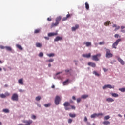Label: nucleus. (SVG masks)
Here are the masks:
<instances>
[{"label": "nucleus", "instance_id": "4c0bfd02", "mask_svg": "<svg viewBox=\"0 0 125 125\" xmlns=\"http://www.w3.org/2000/svg\"><path fill=\"white\" fill-rule=\"evenodd\" d=\"M54 60L53 59H50L49 60L47 61V62H53Z\"/></svg>", "mask_w": 125, "mask_h": 125}, {"label": "nucleus", "instance_id": "bb28decb", "mask_svg": "<svg viewBox=\"0 0 125 125\" xmlns=\"http://www.w3.org/2000/svg\"><path fill=\"white\" fill-rule=\"evenodd\" d=\"M47 55L49 57H53V56H54L55 55L54 54V53H50V54H47Z\"/></svg>", "mask_w": 125, "mask_h": 125}, {"label": "nucleus", "instance_id": "69168bd1", "mask_svg": "<svg viewBox=\"0 0 125 125\" xmlns=\"http://www.w3.org/2000/svg\"><path fill=\"white\" fill-rule=\"evenodd\" d=\"M48 67H51V64L50 63H49L48 64Z\"/></svg>", "mask_w": 125, "mask_h": 125}, {"label": "nucleus", "instance_id": "dca6fc26", "mask_svg": "<svg viewBox=\"0 0 125 125\" xmlns=\"http://www.w3.org/2000/svg\"><path fill=\"white\" fill-rule=\"evenodd\" d=\"M85 8L87 10H89V4H88V3H87V2H86L85 3Z\"/></svg>", "mask_w": 125, "mask_h": 125}, {"label": "nucleus", "instance_id": "5fc2aeb1", "mask_svg": "<svg viewBox=\"0 0 125 125\" xmlns=\"http://www.w3.org/2000/svg\"><path fill=\"white\" fill-rule=\"evenodd\" d=\"M72 99H73V100H76V97H75V96H72Z\"/></svg>", "mask_w": 125, "mask_h": 125}, {"label": "nucleus", "instance_id": "13d9d810", "mask_svg": "<svg viewBox=\"0 0 125 125\" xmlns=\"http://www.w3.org/2000/svg\"><path fill=\"white\" fill-rule=\"evenodd\" d=\"M121 29L123 30V29H125V26H122L121 27Z\"/></svg>", "mask_w": 125, "mask_h": 125}, {"label": "nucleus", "instance_id": "774afa93", "mask_svg": "<svg viewBox=\"0 0 125 125\" xmlns=\"http://www.w3.org/2000/svg\"><path fill=\"white\" fill-rule=\"evenodd\" d=\"M110 88H114V86H111V85H110Z\"/></svg>", "mask_w": 125, "mask_h": 125}, {"label": "nucleus", "instance_id": "9d476101", "mask_svg": "<svg viewBox=\"0 0 125 125\" xmlns=\"http://www.w3.org/2000/svg\"><path fill=\"white\" fill-rule=\"evenodd\" d=\"M82 56L83 57H85V58H90V57L91 56V54L90 53L88 54H84L82 55Z\"/></svg>", "mask_w": 125, "mask_h": 125}, {"label": "nucleus", "instance_id": "de8ad7c7", "mask_svg": "<svg viewBox=\"0 0 125 125\" xmlns=\"http://www.w3.org/2000/svg\"><path fill=\"white\" fill-rule=\"evenodd\" d=\"M103 71H104V72H107L108 71V69L105 68H103Z\"/></svg>", "mask_w": 125, "mask_h": 125}, {"label": "nucleus", "instance_id": "cd10ccee", "mask_svg": "<svg viewBox=\"0 0 125 125\" xmlns=\"http://www.w3.org/2000/svg\"><path fill=\"white\" fill-rule=\"evenodd\" d=\"M88 97V95H83L81 96V98L83 99H85V98H87Z\"/></svg>", "mask_w": 125, "mask_h": 125}, {"label": "nucleus", "instance_id": "393cba45", "mask_svg": "<svg viewBox=\"0 0 125 125\" xmlns=\"http://www.w3.org/2000/svg\"><path fill=\"white\" fill-rule=\"evenodd\" d=\"M5 48L6 49V50H8V51H11V50H12L11 47L9 46H6L5 47Z\"/></svg>", "mask_w": 125, "mask_h": 125}, {"label": "nucleus", "instance_id": "2f4dec72", "mask_svg": "<svg viewBox=\"0 0 125 125\" xmlns=\"http://www.w3.org/2000/svg\"><path fill=\"white\" fill-rule=\"evenodd\" d=\"M3 112L4 113H9V110L8 109H3Z\"/></svg>", "mask_w": 125, "mask_h": 125}, {"label": "nucleus", "instance_id": "a18cd8bd", "mask_svg": "<svg viewBox=\"0 0 125 125\" xmlns=\"http://www.w3.org/2000/svg\"><path fill=\"white\" fill-rule=\"evenodd\" d=\"M35 32H41V29L38 28V29H36V30H35Z\"/></svg>", "mask_w": 125, "mask_h": 125}, {"label": "nucleus", "instance_id": "e433bc0d", "mask_svg": "<svg viewBox=\"0 0 125 125\" xmlns=\"http://www.w3.org/2000/svg\"><path fill=\"white\" fill-rule=\"evenodd\" d=\"M72 122H73V120L71 119H69L68 120V124H71Z\"/></svg>", "mask_w": 125, "mask_h": 125}, {"label": "nucleus", "instance_id": "4d7b16f0", "mask_svg": "<svg viewBox=\"0 0 125 125\" xmlns=\"http://www.w3.org/2000/svg\"><path fill=\"white\" fill-rule=\"evenodd\" d=\"M106 101H108V102H110V98H108L106 99Z\"/></svg>", "mask_w": 125, "mask_h": 125}, {"label": "nucleus", "instance_id": "5701e85b", "mask_svg": "<svg viewBox=\"0 0 125 125\" xmlns=\"http://www.w3.org/2000/svg\"><path fill=\"white\" fill-rule=\"evenodd\" d=\"M111 94L113 97H118L119 96V95L117 93H111Z\"/></svg>", "mask_w": 125, "mask_h": 125}, {"label": "nucleus", "instance_id": "0e129e2a", "mask_svg": "<svg viewBox=\"0 0 125 125\" xmlns=\"http://www.w3.org/2000/svg\"><path fill=\"white\" fill-rule=\"evenodd\" d=\"M59 74H61V72H58L56 73V75H59Z\"/></svg>", "mask_w": 125, "mask_h": 125}, {"label": "nucleus", "instance_id": "37998d69", "mask_svg": "<svg viewBox=\"0 0 125 125\" xmlns=\"http://www.w3.org/2000/svg\"><path fill=\"white\" fill-rule=\"evenodd\" d=\"M110 119V116H106L104 117V120H109Z\"/></svg>", "mask_w": 125, "mask_h": 125}, {"label": "nucleus", "instance_id": "c03bdc74", "mask_svg": "<svg viewBox=\"0 0 125 125\" xmlns=\"http://www.w3.org/2000/svg\"><path fill=\"white\" fill-rule=\"evenodd\" d=\"M67 17H64L62 19V21H66V20H67Z\"/></svg>", "mask_w": 125, "mask_h": 125}, {"label": "nucleus", "instance_id": "a211bd4d", "mask_svg": "<svg viewBox=\"0 0 125 125\" xmlns=\"http://www.w3.org/2000/svg\"><path fill=\"white\" fill-rule=\"evenodd\" d=\"M16 47L18 48V49H20V50H23L22 46L18 44H16Z\"/></svg>", "mask_w": 125, "mask_h": 125}, {"label": "nucleus", "instance_id": "338daca9", "mask_svg": "<svg viewBox=\"0 0 125 125\" xmlns=\"http://www.w3.org/2000/svg\"><path fill=\"white\" fill-rule=\"evenodd\" d=\"M51 87H52V88H54V87H55V86L54 85H53Z\"/></svg>", "mask_w": 125, "mask_h": 125}, {"label": "nucleus", "instance_id": "f3484780", "mask_svg": "<svg viewBox=\"0 0 125 125\" xmlns=\"http://www.w3.org/2000/svg\"><path fill=\"white\" fill-rule=\"evenodd\" d=\"M18 83L20 84L23 85L24 83L23 82V79H20L18 80Z\"/></svg>", "mask_w": 125, "mask_h": 125}, {"label": "nucleus", "instance_id": "9b49d317", "mask_svg": "<svg viewBox=\"0 0 125 125\" xmlns=\"http://www.w3.org/2000/svg\"><path fill=\"white\" fill-rule=\"evenodd\" d=\"M57 35V32H51L48 34V37H53V36Z\"/></svg>", "mask_w": 125, "mask_h": 125}, {"label": "nucleus", "instance_id": "09e8293b", "mask_svg": "<svg viewBox=\"0 0 125 125\" xmlns=\"http://www.w3.org/2000/svg\"><path fill=\"white\" fill-rule=\"evenodd\" d=\"M84 122H87V118L86 116L84 117Z\"/></svg>", "mask_w": 125, "mask_h": 125}, {"label": "nucleus", "instance_id": "bf43d9fd", "mask_svg": "<svg viewBox=\"0 0 125 125\" xmlns=\"http://www.w3.org/2000/svg\"><path fill=\"white\" fill-rule=\"evenodd\" d=\"M65 72H66V73H69V72H70V71H69V70H65Z\"/></svg>", "mask_w": 125, "mask_h": 125}, {"label": "nucleus", "instance_id": "a19ab883", "mask_svg": "<svg viewBox=\"0 0 125 125\" xmlns=\"http://www.w3.org/2000/svg\"><path fill=\"white\" fill-rule=\"evenodd\" d=\"M44 106L47 108V107H49V106H50V104H45Z\"/></svg>", "mask_w": 125, "mask_h": 125}, {"label": "nucleus", "instance_id": "f257e3e1", "mask_svg": "<svg viewBox=\"0 0 125 125\" xmlns=\"http://www.w3.org/2000/svg\"><path fill=\"white\" fill-rule=\"evenodd\" d=\"M63 106L64 107L65 110H66V111L71 110V109H73V110H75V109H76V107H75V106L71 105L70 103L68 102H65L63 104Z\"/></svg>", "mask_w": 125, "mask_h": 125}, {"label": "nucleus", "instance_id": "a878e982", "mask_svg": "<svg viewBox=\"0 0 125 125\" xmlns=\"http://www.w3.org/2000/svg\"><path fill=\"white\" fill-rule=\"evenodd\" d=\"M36 47L41 48V47H42V45L40 43H36Z\"/></svg>", "mask_w": 125, "mask_h": 125}, {"label": "nucleus", "instance_id": "4468645a", "mask_svg": "<svg viewBox=\"0 0 125 125\" xmlns=\"http://www.w3.org/2000/svg\"><path fill=\"white\" fill-rule=\"evenodd\" d=\"M84 44H85L87 47H88V46H91V42H84Z\"/></svg>", "mask_w": 125, "mask_h": 125}, {"label": "nucleus", "instance_id": "f704fd0d", "mask_svg": "<svg viewBox=\"0 0 125 125\" xmlns=\"http://www.w3.org/2000/svg\"><path fill=\"white\" fill-rule=\"evenodd\" d=\"M39 56L40 57H42V56H43V53L42 52H40L39 54Z\"/></svg>", "mask_w": 125, "mask_h": 125}, {"label": "nucleus", "instance_id": "72a5a7b5", "mask_svg": "<svg viewBox=\"0 0 125 125\" xmlns=\"http://www.w3.org/2000/svg\"><path fill=\"white\" fill-rule=\"evenodd\" d=\"M103 125H109V121H104L103 122Z\"/></svg>", "mask_w": 125, "mask_h": 125}, {"label": "nucleus", "instance_id": "8fccbe9b", "mask_svg": "<svg viewBox=\"0 0 125 125\" xmlns=\"http://www.w3.org/2000/svg\"><path fill=\"white\" fill-rule=\"evenodd\" d=\"M47 20L48 21H51V20H52L51 18H48L47 19Z\"/></svg>", "mask_w": 125, "mask_h": 125}, {"label": "nucleus", "instance_id": "473e14b6", "mask_svg": "<svg viewBox=\"0 0 125 125\" xmlns=\"http://www.w3.org/2000/svg\"><path fill=\"white\" fill-rule=\"evenodd\" d=\"M99 44L100 45H103V44H105V42L102 41V42H100L99 43Z\"/></svg>", "mask_w": 125, "mask_h": 125}, {"label": "nucleus", "instance_id": "2eb2a0df", "mask_svg": "<svg viewBox=\"0 0 125 125\" xmlns=\"http://www.w3.org/2000/svg\"><path fill=\"white\" fill-rule=\"evenodd\" d=\"M106 57L107 58L110 57V50L109 49H106Z\"/></svg>", "mask_w": 125, "mask_h": 125}, {"label": "nucleus", "instance_id": "c85d7f7f", "mask_svg": "<svg viewBox=\"0 0 125 125\" xmlns=\"http://www.w3.org/2000/svg\"><path fill=\"white\" fill-rule=\"evenodd\" d=\"M41 99V97L40 96L36 97L35 98V100H36V101H40Z\"/></svg>", "mask_w": 125, "mask_h": 125}, {"label": "nucleus", "instance_id": "6e6552de", "mask_svg": "<svg viewBox=\"0 0 125 125\" xmlns=\"http://www.w3.org/2000/svg\"><path fill=\"white\" fill-rule=\"evenodd\" d=\"M99 116H103V114H102V113H99V114L94 113L93 114H92L91 115V118H96V117H99Z\"/></svg>", "mask_w": 125, "mask_h": 125}, {"label": "nucleus", "instance_id": "aec40b11", "mask_svg": "<svg viewBox=\"0 0 125 125\" xmlns=\"http://www.w3.org/2000/svg\"><path fill=\"white\" fill-rule=\"evenodd\" d=\"M79 28V25H76L75 26V27H73L72 28V31H76V30H77V29H78Z\"/></svg>", "mask_w": 125, "mask_h": 125}, {"label": "nucleus", "instance_id": "79ce46f5", "mask_svg": "<svg viewBox=\"0 0 125 125\" xmlns=\"http://www.w3.org/2000/svg\"><path fill=\"white\" fill-rule=\"evenodd\" d=\"M110 23V21H107L104 23L105 26H109V23Z\"/></svg>", "mask_w": 125, "mask_h": 125}, {"label": "nucleus", "instance_id": "b1692460", "mask_svg": "<svg viewBox=\"0 0 125 125\" xmlns=\"http://www.w3.org/2000/svg\"><path fill=\"white\" fill-rule=\"evenodd\" d=\"M69 117H70V118H75L76 114L69 113Z\"/></svg>", "mask_w": 125, "mask_h": 125}, {"label": "nucleus", "instance_id": "c9c22d12", "mask_svg": "<svg viewBox=\"0 0 125 125\" xmlns=\"http://www.w3.org/2000/svg\"><path fill=\"white\" fill-rule=\"evenodd\" d=\"M36 115H32L31 116V119H32L33 120H36Z\"/></svg>", "mask_w": 125, "mask_h": 125}, {"label": "nucleus", "instance_id": "ddd939ff", "mask_svg": "<svg viewBox=\"0 0 125 125\" xmlns=\"http://www.w3.org/2000/svg\"><path fill=\"white\" fill-rule=\"evenodd\" d=\"M117 59L121 65H125V62L121 58H118Z\"/></svg>", "mask_w": 125, "mask_h": 125}, {"label": "nucleus", "instance_id": "1a4fd4ad", "mask_svg": "<svg viewBox=\"0 0 125 125\" xmlns=\"http://www.w3.org/2000/svg\"><path fill=\"white\" fill-rule=\"evenodd\" d=\"M63 40V37L57 36L54 39V42H58V41H62Z\"/></svg>", "mask_w": 125, "mask_h": 125}, {"label": "nucleus", "instance_id": "c756f323", "mask_svg": "<svg viewBox=\"0 0 125 125\" xmlns=\"http://www.w3.org/2000/svg\"><path fill=\"white\" fill-rule=\"evenodd\" d=\"M93 74H94V75H95V76H97V77H99V76H100V74L95 71H93Z\"/></svg>", "mask_w": 125, "mask_h": 125}, {"label": "nucleus", "instance_id": "0eeeda50", "mask_svg": "<svg viewBox=\"0 0 125 125\" xmlns=\"http://www.w3.org/2000/svg\"><path fill=\"white\" fill-rule=\"evenodd\" d=\"M23 123H24V124H26L25 125H23L22 124H20L18 125H31V124H32L33 123V121L30 120L28 121H23Z\"/></svg>", "mask_w": 125, "mask_h": 125}, {"label": "nucleus", "instance_id": "e2e57ef3", "mask_svg": "<svg viewBox=\"0 0 125 125\" xmlns=\"http://www.w3.org/2000/svg\"><path fill=\"white\" fill-rule=\"evenodd\" d=\"M118 117H120V118H122V115H121V114H118Z\"/></svg>", "mask_w": 125, "mask_h": 125}, {"label": "nucleus", "instance_id": "052dcab7", "mask_svg": "<svg viewBox=\"0 0 125 125\" xmlns=\"http://www.w3.org/2000/svg\"><path fill=\"white\" fill-rule=\"evenodd\" d=\"M8 86V85H7V84H5L4 85V87H7Z\"/></svg>", "mask_w": 125, "mask_h": 125}, {"label": "nucleus", "instance_id": "f03ea898", "mask_svg": "<svg viewBox=\"0 0 125 125\" xmlns=\"http://www.w3.org/2000/svg\"><path fill=\"white\" fill-rule=\"evenodd\" d=\"M62 17L61 16H59L56 18V22L52 23L50 26V28H52L53 27H56L58 26V24H59V22H60V20H61Z\"/></svg>", "mask_w": 125, "mask_h": 125}, {"label": "nucleus", "instance_id": "ea45409f", "mask_svg": "<svg viewBox=\"0 0 125 125\" xmlns=\"http://www.w3.org/2000/svg\"><path fill=\"white\" fill-rule=\"evenodd\" d=\"M82 99H81V98H77V103H80V102H81Z\"/></svg>", "mask_w": 125, "mask_h": 125}, {"label": "nucleus", "instance_id": "680f3d73", "mask_svg": "<svg viewBox=\"0 0 125 125\" xmlns=\"http://www.w3.org/2000/svg\"><path fill=\"white\" fill-rule=\"evenodd\" d=\"M113 57V54H110V57Z\"/></svg>", "mask_w": 125, "mask_h": 125}, {"label": "nucleus", "instance_id": "864d4df0", "mask_svg": "<svg viewBox=\"0 0 125 125\" xmlns=\"http://www.w3.org/2000/svg\"><path fill=\"white\" fill-rule=\"evenodd\" d=\"M69 17H70V14H68L66 15V18H69Z\"/></svg>", "mask_w": 125, "mask_h": 125}, {"label": "nucleus", "instance_id": "58836bf2", "mask_svg": "<svg viewBox=\"0 0 125 125\" xmlns=\"http://www.w3.org/2000/svg\"><path fill=\"white\" fill-rule=\"evenodd\" d=\"M5 95H6V96H9V95H10V94L8 93V92H6L5 93Z\"/></svg>", "mask_w": 125, "mask_h": 125}, {"label": "nucleus", "instance_id": "603ef678", "mask_svg": "<svg viewBox=\"0 0 125 125\" xmlns=\"http://www.w3.org/2000/svg\"><path fill=\"white\" fill-rule=\"evenodd\" d=\"M115 38H119V34H115Z\"/></svg>", "mask_w": 125, "mask_h": 125}, {"label": "nucleus", "instance_id": "f8f14e48", "mask_svg": "<svg viewBox=\"0 0 125 125\" xmlns=\"http://www.w3.org/2000/svg\"><path fill=\"white\" fill-rule=\"evenodd\" d=\"M88 66H90L93 68H95V67H96V64L95 63H93V62H88Z\"/></svg>", "mask_w": 125, "mask_h": 125}, {"label": "nucleus", "instance_id": "6ab92c4d", "mask_svg": "<svg viewBox=\"0 0 125 125\" xmlns=\"http://www.w3.org/2000/svg\"><path fill=\"white\" fill-rule=\"evenodd\" d=\"M113 27L114 28H115V29H114V31H117V30H119V29H120V26H117V25H116V24H114L113 25Z\"/></svg>", "mask_w": 125, "mask_h": 125}, {"label": "nucleus", "instance_id": "412c9836", "mask_svg": "<svg viewBox=\"0 0 125 125\" xmlns=\"http://www.w3.org/2000/svg\"><path fill=\"white\" fill-rule=\"evenodd\" d=\"M107 88H110V85L108 84L103 86V89H107Z\"/></svg>", "mask_w": 125, "mask_h": 125}, {"label": "nucleus", "instance_id": "49530a36", "mask_svg": "<svg viewBox=\"0 0 125 125\" xmlns=\"http://www.w3.org/2000/svg\"><path fill=\"white\" fill-rule=\"evenodd\" d=\"M0 48H1V49H4V48H5V47L3 46H0Z\"/></svg>", "mask_w": 125, "mask_h": 125}, {"label": "nucleus", "instance_id": "6e6d98bb", "mask_svg": "<svg viewBox=\"0 0 125 125\" xmlns=\"http://www.w3.org/2000/svg\"><path fill=\"white\" fill-rule=\"evenodd\" d=\"M44 39H45L46 40H49V37H45Z\"/></svg>", "mask_w": 125, "mask_h": 125}, {"label": "nucleus", "instance_id": "3c124183", "mask_svg": "<svg viewBox=\"0 0 125 125\" xmlns=\"http://www.w3.org/2000/svg\"><path fill=\"white\" fill-rule=\"evenodd\" d=\"M113 101H114V99L110 98V102H113Z\"/></svg>", "mask_w": 125, "mask_h": 125}, {"label": "nucleus", "instance_id": "7c9ffc66", "mask_svg": "<svg viewBox=\"0 0 125 125\" xmlns=\"http://www.w3.org/2000/svg\"><path fill=\"white\" fill-rule=\"evenodd\" d=\"M0 97L1 98H6V95L4 94H0Z\"/></svg>", "mask_w": 125, "mask_h": 125}, {"label": "nucleus", "instance_id": "423d86ee", "mask_svg": "<svg viewBox=\"0 0 125 125\" xmlns=\"http://www.w3.org/2000/svg\"><path fill=\"white\" fill-rule=\"evenodd\" d=\"M61 101V98L58 96H56L55 99V104L56 105H59V102Z\"/></svg>", "mask_w": 125, "mask_h": 125}, {"label": "nucleus", "instance_id": "4be33fe9", "mask_svg": "<svg viewBox=\"0 0 125 125\" xmlns=\"http://www.w3.org/2000/svg\"><path fill=\"white\" fill-rule=\"evenodd\" d=\"M68 82H69V79H67L65 81L63 82V85H67V84L69 83Z\"/></svg>", "mask_w": 125, "mask_h": 125}, {"label": "nucleus", "instance_id": "7ed1b4c3", "mask_svg": "<svg viewBox=\"0 0 125 125\" xmlns=\"http://www.w3.org/2000/svg\"><path fill=\"white\" fill-rule=\"evenodd\" d=\"M100 56H101V54L100 53L93 55L92 56V59L94 61H99V59L98 58V57H100Z\"/></svg>", "mask_w": 125, "mask_h": 125}, {"label": "nucleus", "instance_id": "39448f33", "mask_svg": "<svg viewBox=\"0 0 125 125\" xmlns=\"http://www.w3.org/2000/svg\"><path fill=\"white\" fill-rule=\"evenodd\" d=\"M122 41V39H118L116 42L113 44L112 47L113 48H117V46L119 44V42Z\"/></svg>", "mask_w": 125, "mask_h": 125}, {"label": "nucleus", "instance_id": "20e7f679", "mask_svg": "<svg viewBox=\"0 0 125 125\" xmlns=\"http://www.w3.org/2000/svg\"><path fill=\"white\" fill-rule=\"evenodd\" d=\"M11 99L13 101H18V94L17 93L13 94L11 97Z\"/></svg>", "mask_w": 125, "mask_h": 125}]
</instances>
